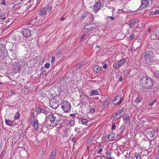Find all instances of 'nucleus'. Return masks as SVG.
<instances>
[{
	"label": "nucleus",
	"mask_w": 159,
	"mask_h": 159,
	"mask_svg": "<svg viewBox=\"0 0 159 159\" xmlns=\"http://www.w3.org/2000/svg\"><path fill=\"white\" fill-rule=\"evenodd\" d=\"M140 83L142 86L145 89H151L154 85L153 81L148 77H143Z\"/></svg>",
	"instance_id": "obj_1"
},
{
	"label": "nucleus",
	"mask_w": 159,
	"mask_h": 159,
	"mask_svg": "<svg viewBox=\"0 0 159 159\" xmlns=\"http://www.w3.org/2000/svg\"><path fill=\"white\" fill-rule=\"evenodd\" d=\"M144 58L145 61L148 63L155 62V54L152 51L148 50L146 51L144 54Z\"/></svg>",
	"instance_id": "obj_2"
},
{
	"label": "nucleus",
	"mask_w": 159,
	"mask_h": 159,
	"mask_svg": "<svg viewBox=\"0 0 159 159\" xmlns=\"http://www.w3.org/2000/svg\"><path fill=\"white\" fill-rule=\"evenodd\" d=\"M48 117L49 120L54 124V125H57L61 123V117L58 115H54L53 114H49Z\"/></svg>",
	"instance_id": "obj_3"
},
{
	"label": "nucleus",
	"mask_w": 159,
	"mask_h": 159,
	"mask_svg": "<svg viewBox=\"0 0 159 159\" xmlns=\"http://www.w3.org/2000/svg\"><path fill=\"white\" fill-rule=\"evenodd\" d=\"M61 108L65 112H70L71 106L70 103L67 101H63L61 104Z\"/></svg>",
	"instance_id": "obj_4"
},
{
	"label": "nucleus",
	"mask_w": 159,
	"mask_h": 159,
	"mask_svg": "<svg viewBox=\"0 0 159 159\" xmlns=\"http://www.w3.org/2000/svg\"><path fill=\"white\" fill-rule=\"evenodd\" d=\"M59 103V100L58 98H54L50 100L49 105L52 109H56L58 107Z\"/></svg>",
	"instance_id": "obj_5"
},
{
	"label": "nucleus",
	"mask_w": 159,
	"mask_h": 159,
	"mask_svg": "<svg viewBox=\"0 0 159 159\" xmlns=\"http://www.w3.org/2000/svg\"><path fill=\"white\" fill-rule=\"evenodd\" d=\"M99 26L97 23H91L87 24L84 27V29L88 31L93 30Z\"/></svg>",
	"instance_id": "obj_6"
},
{
	"label": "nucleus",
	"mask_w": 159,
	"mask_h": 159,
	"mask_svg": "<svg viewBox=\"0 0 159 159\" xmlns=\"http://www.w3.org/2000/svg\"><path fill=\"white\" fill-rule=\"evenodd\" d=\"M123 98L121 95H117L116 96L112 101L113 103L115 105H120L122 102Z\"/></svg>",
	"instance_id": "obj_7"
},
{
	"label": "nucleus",
	"mask_w": 159,
	"mask_h": 159,
	"mask_svg": "<svg viewBox=\"0 0 159 159\" xmlns=\"http://www.w3.org/2000/svg\"><path fill=\"white\" fill-rule=\"evenodd\" d=\"M22 34L25 38H29L31 35V33L30 30L28 29H23L22 31Z\"/></svg>",
	"instance_id": "obj_8"
},
{
	"label": "nucleus",
	"mask_w": 159,
	"mask_h": 159,
	"mask_svg": "<svg viewBox=\"0 0 159 159\" xmlns=\"http://www.w3.org/2000/svg\"><path fill=\"white\" fill-rule=\"evenodd\" d=\"M102 4V2L100 1H99L98 2H97L94 5L93 8L94 10L95 13H96L98 11L101 7Z\"/></svg>",
	"instance_id": "obj_9"
},
{
	"label": "nucleus",
	"mask_w": 159,
	"mask_h": 159,
	"mask_svg": "<svg viewBox=\"0 0 159 159\" xmlns=\"http://www.w3.org/2000/svg\"><path fill=\"white\" fill-rule=\"evenodd\" d=\"M149 4L148 0H142L141 1V5L139 8L142 9L147 7Z\"/></svg>",
	"instance_id": "obj_10"
},
{
	"label": "nucleus",
	"mask_w": 159,
	"mask_h": 159,
	"mask_svg": "<svg viewBox=\"0 0 159 159\" xmlns=\"http://www.w3.org/2000/svg\"><path fill=\"white\" fill-rule=\"evenodd\" d=\"M146 133L147 136L149 138H152L154 136L155 132L153 130H147Z\"/></svg>",
	"instance_id": "obj_11"
},
{
	"label": "nucleus",
	"mask_w": 159,
	"mask_h": 159,
	"mask_svg": "<svg viewBox=\"0 0 159 159\" xmlns=\"http://www.w3.org/2000/svg\"><path fill=\"white\" fill-rule=\"evenodd\" d=\"M123 120L125 122L126 124L130 123V118L129 115L127 114H125L123 116Z\"/></svg>",
	"instance_id": "obj_12"
},
{
	"label": "nucleus",
	"mask_w": 159,
	"mask_h": 159,
	"mask_svg": "<svg viewBox=\"0 0 159 159\" xmlns=\"http://www.w3.org/2000/svg\"><path fill=\"white\" fill-rule=\"evenodd\" d=\"M93 70L96 73L100 74L101 72V67L98 65H95L93 66Z\"/></svg>",
	"instance_id": "obj_13"
},
{
	"label": "nucleus",
	"mask_w": 159,
	"mask_h": 159,
	"mask_svg": "<svg viewBox=\"0 0 159 159\" xmlns=\"http://www.w3.org/2000/svg\"><path fill=\"white\" fill-rule=\"evenodd\" d=\"M123 111V109H120V110L118 111L115 114V115L114 116V118L115 119H117L120 118V116L121 114Z\"/></svg>",
	"instance_id": "obj_14"
},
{
	"label": "nucleus",
	"mask_w": 159,
	"mask_h": 159,
	"mask_svg": "<svg viewBox=\"0 0 159 159\" xmlns=\"http://www.w3.org/2000/svg\"><path fill=\"white\" fill-rule=\"evenodd\" d=\"M99 92L97 90H93L89 93V95L90 96L93 95H98Z\"/></svg>",
	"instance_id": "obj_15"
},
{
	"label": "nucleus",
	"mask_w": 159,
	"mask_h": 159,
	"mask_svg": "<svg viewBox=\"0 0 159 159\" xmlns=\"http://www.w3.org/2000/svg\"><path fill=\"white\" fill-rule=\"evenodd\" d=\"M56 153L57 152L55 150H53L51 153L49 159H55L56 156Z\"/></svg>",
	"instance_id": "obj_16"
},
{
	"label": "nucleus",
	"mask_w": 159,
	"mask_h": 159,
	"mask_svg": "<svg viewBox=\"0 0 159 159\" xmlns=\"http://www.w3.org/2000/svg\"><path fill=\"white\" fill-rule=\"evenodd\" d=\"M115 136V134L113 133H111L108 136V139L110 141L113 140Z\"/></svg>",
	"instance_id": "obj_17"
},
{
	"label": "nucleus",
	"mask_w": 159,
	"mask_h": 159,
	"mask_svg": "<svg viewBox=\"0 0 159 159\" xmlns=\"http://www.w3.org/2000/svg\"><path fill=\"white\" fill-rule=\"evenodd\" d=\"M139 20H133L131 21L129 24L130 27H133L135 25L136 23H137L138 22Z\"/></svg>",
	"instance_id": "obj_18"
},
{
	"label": "nucleus",
	"mask_w": 159,
	"mask_h": 159,
	"mask_svg": "<svg viewBox=\"0 0 159 159\" xmlns=\"http://www.w3.org/2000/svg\"><path fill=\"white\" fill-rule=\"evenodd\" d=\"M152 47L154 49L159 51V43H154L152 44Z\"/></svg>",
	"instance_id": "obj_19"
},
{
	"label": "nucleus",
	"mask_w": 159,
	"mask_h": 159,
	"mask_svg": "<svg viewBox=\"0 0 159 159\" xmlns=\"http://www.w3.org/2000/svg\"><path fill=\"white\" fill-rule=\"evenodd\" d=\"M150 34H151V38L152 39H156L158 37L156 33L154 31V30H153V32H152V33Z\"/></svg>",
	"instance_id": "obj_20"
},
{
	"label": "nucleus",
	"mask_w": 159,
	"mask_h": 159,
	"mask_svg": "<svg viewBox=\"0 0 159 159\" xmlns=\"http://www.w3.org/2000/svg\"><path fill=\"white\" fill-rule=\"evenodd\" d=\"M45 9L46 7H44L41 10L39 13V15H40L41 16L45 15H46V13H47Z\"/></svg>",
	"instance_id": "obj_21"
},
{
	"label": "nucleus",
	"mask_w": 159,
	"mask_h": 159,
	"mask_svg": "<svg viewBox=\"0 0 159 159\" xmlns=\"http://www.w3.org/2000/svg\"><path fill=\"white\" fill-rule=\"evenodd\" d=\"M88 32L87 31V30H86L85 31V32L84 34H83L82 36V37H81V40H82L84 38H85L86 37H88L89 35H88Z\"/></svg>",
	"instance_id": "obj_22"
},
{
	"label": "nucleus",
	"mask_w": 159,
	"mask_h": 159,
	"mask_svg": "<svg viewBox=\"0 0 159 159\" xmlns=\"http://www.w3.org/2000/svg\"><path fill=\"white\" fill-rule=\"evenodd\" d=\"M89 12L88 11L85 12L80 18V20L81 21H82L87 16Z\"/></svg>",
	"instance_id": "obj_23"
},
{
	"label": "nucleus",
	"mask_w": 159,
	"mask_h": 159,
	"mask_svg": "<svg viewBox=\"0 0 159 159\" xmlns=\"http://www.w3.org/2000/svg\"><path fill=\"white\" fill-rule=\"evenodd\" d=\"M142 98L140 96H138L136 98L135 102L137 103L141 102L142 100Z\"/></svg>",
	"instance_id": "obj_24"
},
{
	"label": "nucleus",
	"mask_w": 159,
	"mask_h": 159,
	"mask_svg": "<svg viewBox=\"0 0 159 159\" xmlns=\"http://www.w3.org/2000/svg\"><path fill=\"white\" fill-rule=\"evenodd\" d=\"M120 132L122 133L124 132V131L126 130V127L125 125H122L120 128Z\"/></svg>",
	"instance_id": "obj_25"
},
{
	"label": "nucleus",
	"mask_w": 159,
	"mask_h": 159,
	"mask_svg": "<svg viewBox=\"0 0 159 159\" xmlns=\"http://www.w3.org/2000/svg\"><path fill=\"white\" fill-rule=\"evenodd\" d=\"M126 61V58H124L118 62L119 63L120 66H121Z\"/></svg>",
	"instance_id": "obj_26"
},
{
	"label": "nucleus",
	"mask_w": 159,
	"mask_h": 159,
	"mask_svg": "<svg viewBox=\"0 0 159 159\" xmlns=\"http://www.w3.org/2000/svg\"><path fill=\"white\" fill-rule=\"evenodd\" d=\"M5 121V123L9 126H11L12 125V122L10 120H6Z\"/></svg>",
	"instance_id": "obj_27"
},
{
	"label": "nucleus",
	"mask_w": 159,
	"mask_h": 159,
	"mask_svg": "<svg viewBox=\"0 0 159 159\" xmlns=\"http://www.w3.org/2000/svg\"><path fill=\"white\" fill-rule=\"evenodd\" d=\"M113 67L114 68L118 69L119 68L120 66V65L119 63L118 62L117 63L116 62L114 64L113 66Z\"/></svg>",
	"instance_id": "obj_28"
},
{
	"label": "nucleus",
	"mask_w": 159,
	"mask_h": 159,
	"mask_svg": "<svg viewBox=\"0 0 159 159\" xmlns=\"http://www.w3.org/2000/svg\"><path fill=\"white\" fill-rule=\"evenodd\" d=\"M20 117V114L18 112H16V114H15V116L14 117V118L15 120L19 119Z\"/></svg>",
	"instance_id": "obj_29"
},
{
	"label": "nucleus",
	"mask_w": 159,
	"mask_h": 159,
	"mask_svg": "<svg viewBox=\"0 0 159 159\" xmlns=\"http://www.w3.org/2000/svg\"><path fill=\"white\" fill-rule=\"evenodd\" d=\"M46 7V9H45L46 12L49 13L50 11H51L52 9V7L51 6H49L48 7Z\"/></svg>",
	"instance_id": "obj_30"
},
{
	"label": "nucleus",
	"mask_w": 159,
	"mask_h": 159,
	"mask_svg": "<svg viewBox=\"0 0 159 159\" xmlns=\"http://www.w3.org/2000/svg\"><path fill=\"white\" fill-rule=\"evenodd\" d=\"M36 111L38 114L40 113L42 111V109L39 107H37L36 109Z\"/></svg>",
	"instance_id": "obj_31"
},
{
	"label": "nucleus",
	"mask_w": 159,
	"mask_h": 159,
	"mask_svg": "<svg viewBox=\"0 0 159 159\" xmlns=\"http://www.w3.org/2000/svg\"><path fill=\"white\" fill-rule=\"evenodd\" d=\"M154 31L156 33V34H157V36L158 37H159V27H157L155 30H154Z\"/></svg>",
	"instance_id": "obj_32"
},
{
	"label": "nucleus",
	"mask_w": 159,
	"mask_h": 159,
	"mask_svg": "<svg viewBox=\"0 0 159 159\" xmlns=\"http://www.w3.org/2000/svg\"><path fill=\"white\" fill-rule=\"evenodd\" d=\"M69 125L70 126H73L75 124V121L73 120H70L69 122Z\"/></svg>",
	"instance_id": "obj_33"
},
{
	"label": "nucleus",
	"mask_w": 159,
	"mask_h": 159,
	"mask_svg": "<svg viewBox=\"0 0 159 159\" xmlns=\"http://www.w3.org/2000/svg\"><path fill=\"white\" fill-rule=\"evenodd\" d=\"M37 121H38V120H36L35 118H33L31 120V123L32 125L35 124V122H37Z\"/></svg>",
	"instance_id": "obj_34"
},
{
	"label": "nucleus",
	"mask_w": 159,
	"mask_h": 159,
	"mask_svg": "<svg viewBox=\"0 0 159 159\" xmlns=\"http://www.w3.org/2000/svg\"><path fill=\"white\" fill-rule=\"evenodd\" d=\"M20 71V68L17 67H16V68H15L13 69V71L14 73H16L17 72H19Z\"/></svg>",
	"instance_id": "obj_35"
},
{
	"label": "nucleus",
	"mask_w": 159,
	"mask_h": 159,
	"mask_svg": "<svg viewBox=\"0 0 159 159\" xmlns=\"http://www.w3.org/2000/svg\"><path fill=\"white\" fill-rule=\"evenodd\" d=\"M134 154L135 155L134 157H136V159H141V156L139 155H138V153H135Z\"/></svg>",
	"instance_id": "obj_36"
},
{
	"label": "nucleus",
	"mask_w": 159,
	"mask_h": 159,
	"mask_svg": "<svg viewBox=\"0 0 159 159\" xmlns=\"http://www.w3.org/2000/svg\"><path fill=\"white\" fill-rule=\"evenodd\" d=\"M5 17L3 14L2 12H0V20L2 19L3 20L5 19Z\"/></svg>",
	"instance_id": "obj_37"
},
{
	"label": "nucleus",
	"mask_w": 159,
	"mask_h": 159,
	"mask_svg": "<svg viewBox=\"0 0 159 159\" xmlns=\"http://www.w3.org/2000/svg\"><path fill=\"white\" fill-rule=\"evenodd\" d=\"M83 64V63H82V62L80 63L79 65L76 66V69L77 70H79V69H80L82 66Z\"/></svg>",
	"instance_id": "obj_38"
},
{
	"label": "nucleus",
	"mask_w": 159,
	"mask_h": 159,
	"mask_svg": "<svg viewBox=\"0 0 159 159\" xmlns=\"http://www.w3.org/2000/svg\"><path fill=\"white\" fill-rule=\"evenodd\" d=\"M106 154L107 156V158H110L111 157V152H106Z\"/></svg>",
	"instance_id": "obj_39"
},
{
	"label": "nucleus",
	"mask_w": 159,
	"mask_h": 159,
	"mask_svg": "<svg viewBox=\"0 0 159 159\" xmlns=\"http://www.w3.org/2000/svg\"><path fill=\"white\" fill-rule=\"evenodd\" d=\"M6 152L5 151V150H3L0 154V157H3V156L5 155L6 154Z\"/></svg>",
	"instance_id": "obj_40"
},
{
	"label": "nucleus",
	"mask_w": 159,
	"mask_h": 159,
	"mask_svg": "<svg viewBox=\"0 0 159 159\" xmlns=\"http://www.w3.org/2000/svg\"><path fill=\"white\" fill-rule=\"evenodd\" d=\"M82 123L84 124H85L87 123L88 121L85 119H83L81 120Z\"/></svg>",
	"instance_id": "obj_41"
},
{
	"label": "nucleus",
	"mask_w": 159,
	"mask_h": 159,
	"mask_svg": "<svg viewBox=\"0 0 159 159\" xmlns=\"http://www.w3.org/2000/svg\"><path fill=\"white\" fill-rule=\"evenodd\" d=\"M154 76L156 78H159V71L155 73Z\"/></svg>",
	"instance_id": "obj_42"
},
{
	"label": "nucleus",
	"mask_w": 159,
	"mask_h": 159,
	"mask_svg": "<svg viewBox=\"0 0 159 159\" xmlns=\"http://www.w3.org/2000/svg\"><path fill=\"white\" fill-rule=\"evenodd\" d=\"M38 121H37V122H35V123L33 125H34V128L35 129H38Z\"/></svg>",
	"instance_id": "obj_43"
},
{
	"label": "nucleus",
	"mask_w": 159,
	"mask_h": 159,
	"mask_svg": "<svg viewBox=\"0 0 159 159\" xmlns=\"http://www.w3.org/2000/svg\"><path fill=\"white\" fill-rule=\"evenodd\" d=\"M157 101V100H153L152 101L150 102L149 103V105L152 106L154 103L156 102Z\"/></svg>",
	"instance_id": "obj_44"
},
{
	"label": "nucleus",
	"mask_w": 159,
	"mask_h": 159,
	"mask_svg": "<svg viewBox=\"0 0 159 159\" xmlns=\"http://www.w3.org/2000/svg\"><path fill=\"white\" fill-rule=\"evenodd\" d=\"M129 39L130 40H132L134 37V34H131V35L129 36Z\"/></svg>",
	"instance_id": "obj_45"
},
{
	"label": "nucleus",
	"mask_w": 159,
	"mask_h": 159,
	"mask_svg": "<svg viewBox=\"0 0 159 159\" xmlns=\"http://www.w3.org/2000/svg\"><path fill=\"white\" fill-rule=\"evenodd\" d=\"M50 64L48 63H46L44 65V67L46 68H48L50 66Z\"/></svg>",
	"instance_id": "obj_46"
},
{
	"label": "nucleus",
	"mask_w": 159,
	"mask_h": 159,
	"mask_svg": "<svg viewBox=\"0 0 159 159\" xmlns=\"http://www.w3.org/2000/svg\"><path fill=\"white\" fill-rule=\"evenodd\" d=\"M95 111V109L94 108H91L90 109V112L91 113H93Z\"/></svg>",
	"instance_id": "obj_47"
},
{
	"label": "nucleus",
	"mask_w": 159,
	"mask_h": 159,
	"mask_svg": "<svg viewBox=\"0 0 159 159\" xmlns=\"http://www.w3.org/2000/svg\"><path fill=\"white\" fill-rule=\"evenodd\" d=\"M153 30H151L150 28H148V32L150 33V34L152 33V32H153Z\"/></svg>",
	"instance_id": "obj_48"
},
{
	"label": "nucleus",
	"mask_w": 159,
	"mask_h": 159,
	"mask_svg": "<svg viewBox=\"0 0 159 159\" xmlns=\"http://www.w3.org/2000/svg\"><path fill=\"white\" fill-rule=\"evenodd\" d=\"M158 13H159V9L154 12L152 14V15H157Z\"/></svg>",
	"instance_id": "obj_49"
},
{
	"label": "nucleus",
	"mask_w": 159,
	"mask_h": 159,
	"mask_svg": "<svg viewBox=\"0 0 159 159\" xmlns=\"http://www.w3.org/2000/svg\"><path fill=\"white\" fill-rule=\"evenodd\" d=\"M109 104V101H108V102H106L105 103L103 104V107H105L107 106Z\"/></svg>",
	"instance_id": "obj_50"
},
{
	"label": "nucleus",
	"mask_w": 159,
	"mask_h": 159,
	"mask_svg": "<svg viewBox=\"0 0 159 159\" xmlns=\"http://www.w3.org/2000/svg\"><path fill=\"white\" fill-rule=\"evenodd\" d=\"M42 112L43 113L45 114H47L48 113V111H47L45 109H44L42 110Z\"/></svg>",
	"instance_id": "obj_51"
},
{
	"label": "nucleus",
	"mask_w": 159,
	"mask_h": 159,
	"mask_svg": "<svg viewBox=\"0 0 159 159\" xmlns=\"http://www.w3.org/2000/svg\"><path fill=\"white\" fill-rule=\"evenodd\" d=\"M55 60V57L54 56H52L51 59V62L52 63Z\"/></svg>",
	"instance_id": "obj_52"
},
{
	"label": "nucleus",
	"mask_w": 159,
	"mask_h": 159,
	"mask_svg": "<svg viewBox=\"0 0 159 159\" xmlns=\"http://www.w3.org/2000/svg\"><path fill=\"white\" fill-rule=\"evenodd\" d=\"M15 137H16V138H17V140H19L20 137V135L19 134H17L16 135H15Z\"/></svg>",
	"instance_id": "obj_53"
},
{
	"label": "nucleus",
	"mask_w": 159,
	"mask_h": 159,
	"mask_svg": "<svg viewBox=\"0 0 159 159\" xmlns=\"http://www.w3.org/2000/svg\"><path fill=\"white\" fill-rule=\"evenodd\" d=\"M102 148H100V149L97 152V153L98 154H99L101 153L102 152Z\"/></svg>",
	"instance_id": "obj_54"
},
{
	"label": "nucleus",
	"mask_w": 159,
	"mask_h": 159,
	"mask_svg": "<svg viewBox=\"0 0 159 159\" xmlns=\"http://www.w3.org/2000/svg\"><path fill=\"white\" fill-rule=\"evenodd\" d=\"M67 133H68L67 131H65L64 132V134H63V136L65 137H66Z\"/></svg>",
	"instance_id": "obj_55"
},
{
	"label": "nucleus",
	"mask_w": 159,
	"mask_h": 159,
	"mask_svg": "<svg viewBox=\"0 0 159 159\" xmlns=\"http://www.w3.org/2000/svg\"><path fill=\"white\" fill-rule=\"evenodd\" d=\"M112 129H115L116 128V125L115 124H112V126H111Z\"/></svg>",
	"instance_id": "obj_56"
},
{
	"label": "nucleus",
	"mask_w": 159,
	"mask_h": 159,
	"mask_svg": "<svg viewBox=\"0 0 159 159\" xmlns=\"http://www.w3.org/2000/svg\"><path fill=\"white\" fill-rule=\"evenodd\" d=\"M108 18H110V19L111 20H115V18L112 16H108Z\"/></svg>",
	"instance_id": "obj_57"
},
{
	"label": "nucleus",
	"mask_w": 159,
	"mask_h": 159,
	"mask_svg": "<svg viewBox=\"0 0 159 159\" xmlns=\"http://www.w3.org/2000/svg\"><path fill=\"white\" fill-rule=\"evenodd\" d=\"M1 4L2 5H5L6 4L5 1L4 0H2Z\"/></svg>",
	"instance_id": "obj_58"
},
{
	"label": "nucleus",
	"mask_w": 159,
	"mask_h": 159,
	"mask_svg": "<svg viewBox=\"0 0 159 159\" xmlns=\"http://www.w3.org/2000/svg\"><path fill=\"white\" fill-rule=\"evenodd\" d=\"M107 67V65L106 64H104L103 66V67L104 69H106Z\"/></svg>",
	"instance_id": "obj_59"
},
{
	"label": "nucleus",
	"mask_w": 159,
	"mask_h": 159,
	"mask_svg": "<svg viewBox=\"0 0 159 159\" xmlns=\"http://www.w3.org/2000/svg\"><path fill=\"white\" fill-rule=\"evenodd\" d=\"M122 77L121 76H120L119 78V81H120V82H122Z\"/></svg>",
	"instance_id": "obj_60"
},
{
	"label": "nucleus",
	"mask_w": 159,
	"mask_h": 159,
	"mask_svg": "<svg viewBox=\"0 0 159 159\" xmlns=\"http://www.w3.org/2000/svg\"><path fill=\"white\" fill-rule=\"evenodd\" d=\"M65 19V18L62 17L60 18L61 20H63Z\"/></svg>",
	"instance_id": "obj_61"
},
{
	"label": "nucleus",
	"mask_w": 159,
	"mask_h": 159,
	"mask_svg": "<svg viewBox=\"0 0 159 159\" xmlns=\"http://www.w3.org/2000/svg\"><path fill=\"white\" fill-rule=\"evenodd\" d=\"M156 159H159V154H157V156H156Z\"/></svg>",
	"instance_id": "obj_62"
},
{
	"label": "nucleus",
	"mask_w": 159,
	"mask_h": 159,
	"mask_svg": "<svg viewBox=\"0 0 159 159\" xmlns=\"http://www.w3.org/2000/svg\"><path fill=\"white\" fill-rule=\"evenodd\" d=\"M75 114H70V116H75Z\"/></svg>",
	"instance_id": "obj_63"
},
{
	"label": "nucleus",
	"mask_w": 159,
	"mask_h": 159,
	"mask_svg": "<svg viewBox=\"0 0 159 159\" xmlns=\"http://www.w3.org/2000/svg\"><path fill=\"white\" fill-rule=\"evenodd\" d=\"M158 152L157 154H159V145L158 146Z\"/></svg>",
	"instance_id": "obj_64"
}]
</instances>
